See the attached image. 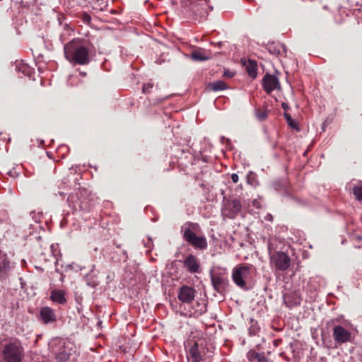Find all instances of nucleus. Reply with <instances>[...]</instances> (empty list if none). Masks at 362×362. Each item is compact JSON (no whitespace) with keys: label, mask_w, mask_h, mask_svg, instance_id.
<instances>
[{"label":"nucleus","mask_w":362,"mask_h":362,"mask_svg":"<svg viewBox=\"0 0 362 362\" xmlns=\"http://www.w3.org/2000/svg\"><path fill=\"white\" fill-rule=\"evenodd\" d=\"M66 59L71 63L84 65L89 62V51L81 42L72 40L64 45Z\"/></svg>","instance_id":"obj_1"},{"label":"nucleus","mask_w":362,"mask_h":362,"mask_svg":"<svg viewBox=\"0 0 362 362\" xmlns=\"http://www.w3.org/2000/svg\"><path fill=\"white\" fill-rule=\"evenodd\" d=\"M1 356L4 362H21L24 357V349L19 340H11L4 345Z\"/></svg>","instance_id":"obj_2"},{"label":"nucleus","mask_w":362,"mask_h":362,"mask_svg":"<svg viewBox=\"0 0 362 362\" xmlns=\"http://www.w3.org/2000/svg\"><path fill=\"white\" fill-rule=\"evenodd\" d=\"M255 270L252 265L239 264L233 268L232 279L238 287L246 288L247 284L252 280Z\"/></svg>","instance_id":"obj_3"},{"label":"nucleus","mask_w":362,"mask_h":362,"mask_svg":"<svg viewBox=\"0 0 362 362\" xmlns=\"http://www.w3.org/2000/svg\"><path fill=\"white\" fill-rule=\"evenodd\" d=\"M198 227L199 226L197 223H186L182 227L183 238L195 249L204 250L207 247L206 238L204 236H197L194 232Z\"/></svg>","instance_id":"obj_4"},{"label":"nucleus","mask_w":362,"mask_h":362,"mask_svg":"<svg viewBox=\"0 0 362 362\" xmlns=\"http://www.w3.org/2000/svg\"><path fill=\"white\" fill-rule=\"evenodd\" d=\"M189 6L186 8V12L188 13L189 17L202 21L204 19L209 11L211 9L209 5V0H188Z\"/></svg>","instance_id":"obj_5"},{"label":"nucleus","mask_w":362,"mask_h":362,"mask_svg":"<svg viewBox=\"0 0 362 362\" xmlns=\"http://www.w3.org/2000/svg\"><path fill=\"white\" fill-rule=\"evenodd\" d=\"M88 192L83 188H79L78 191L70 194L68 202L74 210L89 211L90 209Z\"/></svg>","instance_id":"obj_6"},{"label":"nucleus","mask_w":362,"mask_h":362,"mask_svg":"<svg viewBox=\"0 0 362 362\" xmlns=\"http://www.w3.org/2000/svg\"><path fill=\"white\" fill-rule=\"evenodd\" d=\"M270 264L276 272H285L291 265V258L284 252H274L270 255Z\"/></svg>","instance_id":"obj_7"},{"label":"nucleus","mask_w":362,"mask_h":362,"mask_svg":"<svg viewBox=\"0 0 362 362\" xmlns=\"http://www.w3.org/2000/svg\"><path fill=\"white\" fill-rule=\"evenodd\" d=\"M332 336L337 344H342L350 342L352 340V333L341 325H336L333 327Z\"/></svg>","instance_id":"obj_8"},{"label":"nucleus","mask_w":362,"mask_h":362,"mask_svg":"<svg viewBox=\"0 0 362 362\" xmlns=\"http://www.w3.org/2000/svg\"><path fill=\"white\" fill-rule=\"evenodd\" d=\"M204 346L194 342L187 351V360L191 362H204Z\"/></svg>","instance_id":"obj_9"},{"label":"nucleus","mask_w":362,"mask_h":362,"mask_svg":"<svg viewBox=\"0 0 362 362\" xmlns=\"http://www.w3.org/2000/svg\"><path fill=\"white\" fill-rule=\"evenodd\" d=\"M241 210V204L239 200L233 199L228 202L223 209V214L229 218H234Z\"/></svg>","instance_id":"obj_10"},{"label":"nucleus","mask_w":362,"mask_h":362,"mask_svg":"<svg viewBox=\"0 0 362 362\" xmlns=\"http://www.w3.org/2000/svg\"><path fill=\"white\" fill-rule=\"evenodd\" d=\"M195 294L196 291L194 288L188 286H183L179 289L177 298L180 301L189 304L194 300Z\"/></svg>","instance_id":"obj_11"},{"label":"nucleus","mask_w":362,"mask_h":362,"mask_svg":"<svg viewBox=\"0 0 362 362\" xmlns=\"http://www.w3.org/2000/svg\"><path fill=\"white\" fill-rule=\"evenodd\" d=\"M264 90L270 93L276 89L280 88V83L278 78L271 74H266L262 80Z\"/></svg>","instance_id":"obj_12"},{"label":"nucleus","mask_w":362,"mask_h":362,"mask_svg":"<svg viewBox=\"0 0 362 362\" xmlns=\"http://www.w3.org/2000/svg\"><path fill=\"white\" fill-rule=\"evenodd\" d=\"M211 277L213 286L216 291L221 293L225 290L228 282L226 276L221 274L215 273L212 274Z\"/></svg>","instance_id":"obj_13"},{"label":"nucleus","mask_w":362,"mask_h":362,"mask_svg":"<svg viewBox=\"0 0 362 362\" xmlns=\"http://www.w3.org/2000/svg\"><path fill=\"white\" fill-rule=\"evenodd\" d=\"M40 319L45 324H49L57 321V316L53 309L42 307L40 310Z\"/></svg>","instance_id":"obj_14"},{"label":"nucleus","mask_w":362,"mask_h":362,"mask_svg":"<svg viewBox=\"0 0 362 362\" xmlns=\"http://www.w3.org/2000/svg\"><path fill=\"white\" fill-rule=\"evenodd\" d=\"M184 267L191 273H197L199 269L198 259L193 255H189L184 261Z\"/></svg>","instance_id":"obj_15"},{"label":"nucleus","mask_w":362,"mask_h":362,"mask_svg":"<svg viewBox=\"0 0 362 362\" xmlns=\"http://www.w3.org/2000/svg\"><path fill=\"white\" fill-rule=\"evenodd\" d=\"M206 311V306L204 303H196V308L192 307V310H189L186 315L189 317H199Z\"/></svg>","instance_id":"obj_16"},{"label":"nucleus","mask_w":362,"mask_h":362,"mask_svg":"<svg viewBox=\"0 0 362 362\" xmlns=\"http://www.w3.org/2000/svg\"><path fill=\"white\" fill-rule=\"evenodd\" d=\"M50 299L59 304H64L66 302L65 292L63 290H53L50 294Z\"/></svg>","instance_id":"obj_17"},{"label":"nucleus","mask_w":362,"mask_h":362,"mask_svg":"<svg viewBox=\"0 0 362 362\" xmlns=\"http://www.w3.org/2000/svg\"><path fill=\"white\" fill-rule=\"evenodd\" d=\"M192 58L195 61H205L211 58V54L204 49H199L192 52Z\"/></svg>","instance_id":"obj_18"},{"label":"nucleus","mask_w":362,"mask_h":362,"mask_svg":"<svg viewBox=\"0 0 362 362\" xmlns=\"http://www.w3.org/2000/svg\"><path fill=\"white\" fill-rule=\"evenodd\" d=\"M11 270V262L6 255L0 260V276H6Z\"/></svg>","instance_id":"obj_19"},{"label":"nucleus","mask_w":362,"mask_h":362,"mask_svg":"<svg viewBox=\"0 0 362 362\" xmlns=\"http://www.w3.org/2000/svg\"><path fill=\"white\" fill-rule=\"evenodd\" d=\"M209 90L213 91H218L226 90L228 86L223 81H217L213 83H211L208 86Z\"/></svg>","instance_id":"obj_20"},{"label":"nucleus","mask_w":362,"mask_h":362,"mask_svg":"<svg viewBox=\"0 0 362 362\" xmlns=\"http://www.w3.org/2000/svg\"><path fill=\"white\" fill-rule=\"evenodd\" d=\"M263 356V354L257 353L255 350H250L247 354L250 362H257Z\"/></svg>","instance_id":"obj_21"},{"label":"nucleus","mask_w":362,"mask_h":362,"mask_svg":"<svg viewBox=\"0 0 362 362\" xmlns=\"http://www.w3.org/2000/svg\"><path fill=\"white\" fill-rule=\"evenodd\" d=\"M247 71L248 74L255 78L257 76V64L254 62L249 61L248 65L247 66Z\"/></svg>","instance_id":"obj_22"},{"label":"nucleus","mask_w":362,"mask_h":362,"mask_svg":"<svg viewBox=\"0 0 362 362\" xmlns=\"http://www.w3.org/2000/svg\"><path fill=\"white\" fill-rule=\"evenodd\" d=\"M255 115H256V117L259 120V121H263L264 119H266L268 117V111L266 110V109H257L255 111Z\"/></svg>","instance_id":"obj_23"},{"label":"nucleus","mask_w":362,"mask_h":362,"mask_svg":"<svg viewBox=\"0 0 362 362\" xmlns=\"http://www.w3.org/2000/svg\"><path fill=\"white\" fill-rule=\"evenodd\" d=\"M284 117L288 122V124L293 129L296 130H299L298 123L292 119L291 116L289 114L285 113Z\"/></svg>","instance_id":"obj_24"},{"label":"nucleus","mask_w":362,"mask_h":362,"mask_svg":"<svg viewBox=\"0 0 362 362\" xmlns=\"http://www.w3.org/2000/svg\"><path fill=\"white\" fill-rule=\"evenodd\" d=\"M69 358V355L66 351H63L62 352H59L56 356V359L59 362H66Z\"/></svg>","instance_id":"obj_25"},{"label":"nucleus","mask_w":362,"mask_h":362,"mask_svg":"<svg viewBox=\"0 0 362 362\" xmlns=\"http://www.w3.org/2000/svg\"><path fill=\"white\" fill-rule=\"evenodd\" d=\"M354 194L358 200L362 201V186L355 187L354 189Z\"/></svg>","instance_id":"obj_26"},{"label":"nucleus","mask_w":362,"mask_h":362,"mask_svg":"<svg viewBox=\"0 0 362 362\" xmlns=\"http://www.w3.org/2000/svg\"><path fill=\"white\" fill-rule=\"evenodd\" d=\"M247 182L250 185H256L257 180H256V175L255 173L250 172L247 177Z\"/></svg>","instance_id":"obj_27"},{"label":"nucleus","mask_w":362,"mask_h":362,"mask_svg":"<svg viewBox=\"0 0 362 362\" xmlns=\"http://www.w3.org/2000/svg\"><path fill=\"white\" fill-rule=\"evenodd\" d=\"M81 20L84 23L89 24L91 21V16L87 13H83L81 14Z\"/></svg>","instance_id":"obj_28"},{"label":"nucleus","mask_w":362,"mask_h":362,"mask_svg":"<svg viewBox=\"0 0 362 362\" xmlns=\"http://www.w3.org/2000/svg\"><path fill=\"white\" fill-rule=\"evenodd\" d=\"M153 87V84L148 83H146V84H144L143 86V92L144 93H148L150 91V89L152 88Z\"/></svg>","instance_id":"obj_29"},{"label":"nucleus","mask_w":362,"mask_h":362,"mask_svg":"<svg viewBox=\"0 0 362 362\" xmlns=\"http://www.w3.org/2000/svg\"><path fill=\"white\" fill-rule=\"evenodd\" d=\"M234 75H235V73L231 71H225L224 74H223V76L227 78H232L234 76Z\"/></svg>","instance_id":"obj_30"},{"label":"nucleus","mask_w":362,"mask_h":362,"mask_svg":"<svg viewBox=\"0 0 362 362\" xmlns=\"http://www.w3.org/2000/svg\"><path fill=\"white\" fill-rule=\"evenodd\" d=\"M231 179H232V181L234 183H237L238 182V180H239V177H238V175L237 174L233 173L231 175Z\"/></svg>","instance_id":"obj_31"},{"label":"nucleus","mask_w":362,"mask_h":362,"mask_svg":"<svg viewBox=\"0 0 362 362\" xmlns=\"http://www.w3.org/2000/svg\"><path fill=\"white\" fill-rule=\"evenodd\" d=\"M253 204V206H254L255 207H256L257 209L260 208V203H259V202H258L257 200H254V201H253V204Z\"/></svg>","instance_id":"obj_32"},{"label":"nucleus","mask_w":362,"mask_h":362,"mask_svg":"<svg viewBox=\"0 0 362 362\" xmlns=\"http://www.w3.org/2000/svg\"><path fill=\"white\" fill-rule=\"evenodd\" d=\"M265 219L267 221H272L273 220V217L271 214H268L266 216H265Z\"/></svg>","instance_id":"obj_33"},{"label":"nucleus","mask_w":362,"mask_h":362,"mask_svg":"<svg viewBox=\"0 0 362 362\" xmlns=\"http://www.w3.org/2000/svg\"><path fill=\"white\" fill-rule=\"evenodd\" d=\"M257 362H269V361L263 356Z\"/></svg>","instance_id":"obj_34"},{"label":"nucleus","mask_w":362,"mask_h":362,"mask_svg":"<svg viewBox=\"0 0 362 362\" xmlns=\"http://www.w3.org/2000/svg\"><path fill=\"white\" fill-rule=\"evenodd\" d=\"M6 254L0 250V260L6 255Z\"/></svg>","instance_id":"obj_35"}]
</instances>
